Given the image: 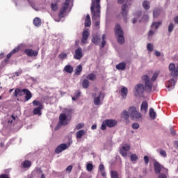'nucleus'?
<instances>
[{
    "label": "nucleus",
    "mask_w": 178,
    "mask_h": 178,
    "mask_svg": "<svg viewBox=\"0 0 178 178\" xmlns=\"http://www.w3.org/2000/svg\"><path fill=\"white\" fill-rule=\"evenodd\" d=\"M142 81L145 83V87L144 84L143 83H138L137 84L135 88V95L136 97H138V95H143L144 91L147 90L148 92H151L152 91V82L150 80V78L149 77L148 75H143L142 76Z\"/></svg>",
    "instance_id": "nucleus-1"
},
{
    "label": "nucleus",
    "mask_w": 178,
    "mask_h": 178,
    "mask_svg": "<svg viewBox=\"0 0 178 178\" xmlns=\"http://www.w3.org/2000/svg\"><path fill=\"white\" fill-rule=\"evenodd\" d=\"M170 71V80L167 82V88L168 91L173 90L177 83V76H178V65H175V63H170L168 66Z\"/></svg>",
    "instance_id": "nucleus-2"
},
{
    "label": "nucleus",
    "mask_w": 178,
    "mask_h": 178,
    "mask_svg": "<svg viewBox=\"0 0 178 178\" xmlns=\"http://www.w3.org/2000/svg\"><path fill=\"white\" fill-rule=\"evenodd\" d=\"M90 12L92 20H97L95 22V27L99 26V17H101V0H92L90 6Z\"/></svg>",
    "instance_id": "nucleus-3"
},
{
    "label": "nucleus",
    "mask_w": 178,
    "mask_h": 178,
    "mask_svg": "<svg viewBox=\"0 0 178 178\" xmlns=\"http://www.w3.org/2000/svg\"><path fill=\"white\" fill-rule=\"evenodd\" d=\"M71 10L72 6L70 5V0H65V1L62 3L58 15L57 17H53L54 20H55V22H60L64 16H66L67 13H70Z\"/></svg>",
    "instance_id": "nucleus-4"
},
{
    "label": "nucleus",
    "mask_w": 178,
    "mask_h": 178,
    "mask_svg": "<svg viewBox=\"0 0 178 178\" xmlns=\"http://www.w3.org/2000/svg\"><path fill=\"white\" fill-rule=\"evenodd\" d=\"M123 2H126V3L123 4L121 7V15L124 22H127L129 6H131V3H133V0H118V3H123Z\"/></svg>",
    "instance_id": "nucleus-5"
},
{
    "label": "nucleus",
    "mask_w": 178,
    "mask_h": 178,
    "mask_svg": "<svg viewBox=\"0 0 178 178\" xmlns=\"http://www.w3.org/2000/svg\"><path fill=\"white\" fill-rule=\"evenodd\" d=\"M115 34L117 37V41L118 44H124L123 29H122V26H120V25L116 24L115 28Z\"/></svg>",
    "instance_id": "nucleus-6"
},
{
    "label": "nucleus",
    "mask_w": 178,
    "mask_h": 178,
    "mask_svg": "<svg viewBox=\"0 0 178 178\" xmlns=\"http://www.w3.org/2000/svg\"><path fill=\"white\" fill-rule=\"evenodd\" d=\"M128 111L129 112V116L132 120H139L141 119V113L137 111V108L134 106H129Z\"/></svg>",
    "instance_id": "nucleus-7"
},
{
    "label": "nucleus",
    "mask_w": 178,
    "mask_h": 178,
    "mask_svg": "<svg viewBox=\"0 0 178 178\" xmlns=\"http://www.w3.org/2000/svg\"><path fill=\"white\" fill-rule=\"evenodd\" d=\"M70 122V119L67 118V115L65 114H60L59 116V122L56 127V130H58L61 126H67Z\"/></svg>",
    "instance_id": "nucleus-8"
},
{
    "label": "nucleus",
    "mask_w": 178,
    "mask_h": 178,
    "mask_svg": "<svg viewBox=\"0 0 178 178\" xmlns=\"http://www.w3.org/2000/svg\"><path fill=\"white\" fill-rule=\"evenodd\" d=\"M92 97L94 98V104L96 106L101 105L102 99H104V98H105V95L101 92L93 93Z\"/></svg>",
    "instance_id": "nucleus-9"
},
{
    "label": "nucleus",
    "mask_w": 178,
    "mask_h": 178,
    "mask_svg": "<svg viewBox=\"0 0 178 178\" xmlns=\"http://www.w3.org/2000/svg\"><path fill=\"white\" fill-rule=\"evenodd\" d=\"M154 172L156 175H159L161 172L163 171L168 173V170L163 167V165H161L159 162L154 161Z\"/></svg>",
    "instance_id": "nucleus-10"
},
{
    "label": "nucleus",
    "mask_w": 178,
    "mask_h": 178,
    "mask_svg": "<svg viewBox=\"0 0 178 178\" xmlns=\"http://www.w3.org/2000/svg\"><path fill=\"white\" fill-rule=\"evenodd\" d=\"M69 147H70V144L62 143L56 148L55 153L57 154H60V152H63V151L67 149Z\"/></svg>",
    "instance_id": "nucleus-11"
},
{
    "label": "nucleus",
    "mask_w": 178,
    "mask_h": 178,
    "mask_svg": "<svg viewBox=\"0 0 178 178\" xmlns=\"http://www.w3.org/2000/svg\"><path fill=\"white\" fill-rule=\"evenodd\" d=\"M130 151V145L129 144H124L122 148L120 149V153L121 154L122 156L126 158L127 156V152Z\"/></svg>",
    "instance_id": "nucleus-12"
},
{
    "label": "nucleus",
    "mask_w": 178,
    "mask_h": 178,
    "mask_svg": "<svg viewBox=\"0 0 178 178\" xmlns=\"http://www.w3.org/2000/svg\"><path fill=\"white\" fill-rule=\"evenodd\" d=\"M83 49L81 47H78L75 49L74 54V59L76 60H80L81 58H83Z\"/></svg>",
    "instance_id": "nucleus-13"
},
{
    "label": "nucleus",
    "mask_w": 178,
    "mask_h": 178,
    "mask_svg": "<svg viewBox=\"0 0 178 178\" xmlns=\"http://www.w3.org/2000/svg\"><path fill=\"white\" fill-rule=\"evenodd\" d=\"M88 37H90V32L88 31H83L82 33V44H87V40H88Z\"/></svg>",
    "instance_id": "nucleus-14"
},
{
    "label": "nucleus",
    "mask_w": 178,
    "mask_h": 178,
    "mask_svg": "<svg viewBox=\"0 0 178 178\" xmlns=\"http://www.w3.org/2000/svg\"><path fill=\"white\" fill-rule=\"evenodd\" d=\"M22 47H23V44L18 45L16 48L13 49L12 51H10L8 54H7L6 58L8 59H10V58L12 57V55H13V54H16V52H19V51H20V48H22Z\"/></svg>",
    "instance_id": "nucleus-15"
},
{
    "label": "nucleus",
    "mask_w": 178,
    "mask_h": 178,
    "mask_svg": "<svg viewBox=\"0 0 178 178\" xmlns=\"http://www.w3.org/2000/svg\"><path fill=\"white\" fill-rule=\"evenodd\" d=\"M92 42L95 45H99V42H101V36L98 34L92 35Z\"/></svg>",
    "instance_id": "nucleus-16"
},
{
    "label": "nucleus",
    "mask_w": 178,
    "mask_h": 178,
    "mask_svg": "<svg viewBox=\"0 0 178 178\" xmlns=\"http://www.w3.org/2000/svg\"><path fill=\"white\" fill-rule=\"evenodd\" d=\"M24 52L28 56H37V55H38V51H34L31 49H26Z\"/></svg>",
    "instance_id": "nucleus-17"
},
{
    "label": "nucleus",
    "mask_w": 178,
    "mask_h": 178,
    "mask_svg": "<svg viewBox=\"0 0 178 178\" xmlns=\"http://www.w3.org/2000/svg\"><path fill=\"white\" fill-rule=\"evenodd\" d=\"M140 111L142 113H147V112H148V103L146 101L142 102Z\"/></svg>",
    "instance_id": "nucleus-18"
},
{
    "label": "nucleus",
    "mask_w": 178,
    "mask_h": 178,
    "mask_svg": "<svg viewBox=\"0 0 178 178\" xmlns=\"http://www.w3.org/2000/svg\"><path fill=\"white\" fill-rule=\"evenodd\" d=\"M104 121L106 122L107 127H115V126L118 124V122L115 120H106Z\"/></svg>",
    "instance_id": "nucleus-19"
},
{
    "label": "nucleus",
    "mask_w": 178,
    "mask_h": 178,
    "mask_svg": "<svg viewBox=\"0 0 178 178\" xmlns=\"http://www.w3.org/2000/svg\"><path fill=\"white\" fill-rule=\"evenodd\" d=\"M24 94V89L16 88L14 92V97H23Z\"/></svg>",
    "instance_id": "nucleus-20"
},
{
    "label": "nucleus",
    "mask_w": 178,
    "mask_h": 178,
    "mask_svg": "<svg viewBox=\"0 0 178 178\" xmlns=\"http://www.w3.org/2000/svg\"><path fill=\"white\" fill-rule=\"evenodd\" d=\"M24 94L26 95L25 101H30L33 97V95H31V92L29 89H24Z\"/></svg>",
    "instance_id": "nucleus-21"
},
{
    "label": "nucleus",
    "mask_w": 178,
    "mask_h": 178,
    "mask_svg": "<svg viewBox=\"0 0 178 178\" xmlns=\"http://www.w3.org/2000/svg\"><path fill=\"white\" fill-rule=\"evenodd\" d=\"M155 33H156V31H155L154 29L151 28V29L147 33V40H148V41H151V40H152V37H154V35H155Z\"/></svg>",
    "instance_id": "nucleus-22"
},
{
    "label": "nucleus",
    "mask_w": 178,
    "mask_h": 178,
    "mask_svg": "<svg viewBox=\"0 0 178 178\" xmlns=\"http://www.w3.org/2000/svg\"><path fill=\"white\" fill-rule=\"evenodd\" d=\"M162 25V22H154L151 25V29H154V31H156V30H158V29H159V26H161Z\"/></svg>",
    "instance_id": "nucleus-23"
},
{
    "label": "nucleus",
    "mask_w": 178,
    "mask_h": 178,
    "mask_svg": "<svg viewBox=\"0 0 178 178\" xmlns=\"http://www.w3.org/2000/svg\"><path fill=\"white\" fill-rule=\"evenodd\" d=\"M58 2H59V0H56V1H53L51 3V10H53V12H56V10H58Z\"/></svg>",
    "instance_id": "nucleus-24"
},
{
    "label": "nucleus",
    "mask_w": 178,
    "mask_h": 178,
    "mask_svg": "<svg viewBox=\"0 0 178 178\" xmlns=\"http://www.w3.org/2000/svg\"><path fill=\"white\" fill-rule=\"evenodd\" d=\"M63 112V113H61L62 115H65V116L69 118V116H72L73 110L72 108H64Z\"/></svg>",
    "instance_id": "nucleus-25"
},
{
    "label": "nucleus",
    "mask_w": 178,
    "mask_h": 178,
    "mask_svg": "<svg viewBox=\"0 0 178 178\" xmlns=\"http://www.w3.org/2000/svg\"><path fill=\"white\" fill-rule=\"evenodd\" d=\"M73 67L70 65H67L65 66L64 69H63V72H65L66 73H70L72 74V72H73Z\"/></svg>",
    "instance_id": "nucleus-26"
},
{
    "label": "nucleus",
    "mask_w": 178,
    "mask_h": 178,
    "mask_svg": "<svg viewBox=\"0 0 178 178\" xmlns=\"http://www.w3.org/2000/svg\"><path fill=\"white\" fill-rule=\"evenodd\" d=\"M44 107L38 106L37 108L33 109V115H38V116H41L42 113H41V110L43 109Z\"/></svg>",
    "instance_id": "nucleus-27"
},
{
    "label": "nucleus",
    "mask_w": 178,
    "mask_h": 178,
    "mask_svg": "<svg viewBox=\"0 0 178 178\" xmlns=\"http://www.w3.org/2000/svg\"><path fill=\"white\" fill-rule=\"evenodd\" d=\"M86 134V131H84V129H81L78 131L76 133V138L78 139H80L83 137V136H84Z\"/></svg>",
    "instance_id": "nucleus-28"
},
{
    "label": "nucleus",
    "mask_w": 178,
    "mask_h": 178,
    "mask_svg": "<svg viewBox=\"0 0 178 178\" xmlns=\"http://www.w3.org/2000/svg\"><path fill=\"white\" fill-rule=\"evenodd\" d=\"M117 70H124L126 69V63H120L116 65Z\"/></svg>",
    "instance_id": "nucleus-29"
},
{
    "label": "nucleus",
    "mask_w": 178,
    "mask_h": 178,
    "mask_svg": "<svg viewBox=\"0 0 178 178\" xmlns=\"http://www.w3.org/2000/svg\"><path fill=\"white\" fill-rule=\"evenodd\" d=\"M90 26H91V17L90 15H87L85 20V27H90Z\"/></svg>",
    "instance_id": "nucleus-30"
},
{
    "label": "nucleus",
    "mask_w": 178,
    "mask_h": 178,
    "mask_svg": "<svg viewBox=\"0 0 178 178\" xmlns=\"http://www.w3.org/2000/svg\"><path fill=\"white\" fill-rule=\"evenodd\" d=\"M149 113L151 119H152L153 120H155V119H156V113L155 112V111H154V108H150Z\"/></svg>",
    "instance_id": "nucleus-31"
},
{
    "label": "nucleus",
    "mask_w": 178,
    "mask_h": 178,
    "mask_svg": "<svg viewBox=\"0 0 178 178\" xmlns=\"http://www.w3.org/2000/svg\"><path fill=\"white\" fill-rule=\"evenodd\" d=\"M128 90L127 88L126 87H123L121 89V95L122 97V98L126 99V97H127V92H128Z\"/></svg>",
    "instance_id": "nucleus-32"
},
{
    "label": "nucleus",
    "mask_w": 178,
    "mask_h": 178,
    "mask_svg": "<svg viewBox=\"0 0 178 178\" xmlns=\"http://www.w3.org/2000/svg\"><path fill=\"white\" fill-rule=\"evenodd\" d=\"M33 24L34 26H35V27H40V26H41V19H40V17H35L33 19Z\"/></svg>",
    "instance_id": "nucleus-33"
},
{
    "label": "nucleus",
    "mask_w": 178,
    "mask_h": 178,
    "mask_svg": "<svg viewBox=\"0 0 178 178\" xmlns=\"http://www.w3.org/2000/svg\"><path fill=\"white\" fill-rule=\"evenodd\" d=\"M143 7L144 8V9L145 10H148V9H149V8H151V3H149V1L145 0L143 3Z\"/></svg>",
    "instance_id": "nucleus-34"
},
{
    "label": "nucleus",
    "mask_w": 178,
    "mask_h": 178,
    "mask_svg": "<svg viewBox=\"0 0 178 178\" xmlns=\"http://www.w3.org/2000/svg\"><path fill=\"white\" fill-rule=\"evenodd\" d=\"M82 71H83V67L81 66V65H79L78 66H76L75 69V74L76 76H80V74L81 73Z\"/></svg>",
    "instance_id": "nucleus-35"
},
{
    "label": "nucleus",
    "mask_w": 178,
    "mask_h": 178,
    "mask_svg": "<svg viewBox=\"0 0 178 178\" xmlns=\"http://www.w3.org/2000/svg\"><path fill=\"white\" fill-rule=\"evenodd\" d=\"M130 116V112L127 111H124L122 113V117L125 119V120H127V119H129V117Z\"/></svg>",
    "instance_id": "nucleus-36"
},
{
    "label": "nucleus",
    "mask_w": 178,
    "mask_h": 178,
    "mask_svg": "<svg viewBox=\"0 0 178 178\" xmlns=\"http://www.w3.org/2000/svg\"><path fill=\"white\" fill-rule=\"evenodd\" d=\"M90 86V81L87 79H84L82 82V86L83 88H88V86Z\"/></svg>",
    "instance_id": "nucleus-37"
},
{
    "label": "nucleus",
    "mask_w": 178,
    "mask_h": 178,
    "mask_svg": "<svg viewBox=\"0 0 178 178\" xmlns=\"http://www.w3.org/2000/svg\"><path fill=\"white\" fill-rule=\"evenodd\" d=\"M59 59L61 60H65V59H67V54L66 53H61L58 55Z\"/></svg>",
    "instance_id": "nucleus-38"
},
{
    "label": "nucleus",
    "mask_w": 178,
    "mask_h": 178,
    "mask_svg": "<svg viewBox=\"0 0 178 178\" xmlns=\"http://www.w3.org/2000/svg\"><path fill=\"white\" fill-rule=\"evenodd\" d=\"M24 168H30L31 166V161L26 160L22 163Z\"/></svg>",
    "instance_id": "nucleus-39"
},
{
    "label": "nucleus",
    "mask_w": 178,
    "mask_h": 178,
    "mask_svg": "<svg viewBox=\"0 0 178 178\" xmlns=\"http://www.w3.org/2000/svg\"><path fill=\"white\" fill-rule=\"evenodd\" d=\"M95 74H94L93 73L92 74H89L87 76H86V79L88 80H90L91 81H94V80H95Z\"/></svg>",
    "instance_id": "nucleus-40"
},
{
    "label": "nucleus",
    "mask_w": 178,
    "mask_h": 178,
    "mask_svg": "<svg viewBox=\"0 0 178 178\" xmlns=\"http://www.w3.org/2000/svg\"><path fill=\"white\" fill-rule=\"evenodd\" d=\"M111 178H119V173L118 171L113 170L111 172Z\"/></svg>",
    "instance_id": "nucleus-41"
},
{
    "label": "nucleus",
    "mask_w": 178,
    "mask_h": 178,
    "mask_svg": "<svg viewBox=\"0 0 178 178\" xmlns=\"http://www.w3.org/2000/svg\"><path fill=\"white\" fill-rule=\"evenodd\" d=\"M174 29H175V24H173L172 22L170 23L168 29V33H172V31H173Z\"/></svg>",
    "instance_id": "nucleus-42"
},
{
    "label": "nucleus",
    "mask_w": 178,
    "mask_h": 178,
    "mask_svg": "<svg viewBox=\"0 0 178 178\" xmlns=\"http://www.w3.org/2000/svg\"><path fill=\"white\" fill-rule=\"evenodd\" d=\"M147 49L149 52H152V51H154V44H152V43H148L147 44Z\"/></svg>",
    "instance_id": "nucleus-43"
},
{
    "label": "nucleus",
    "mask_w": 178,
    "mask_h": 178,
    "mask_svg": "<svg viewBox=\"0 0 178 178\" xmlns=\"http://www.w3.org/2000/svg\"><path fill=\"white\" fill-rule=\"evenodd\" d=\"M32 104H33V105L34 106L44 107V106H42V104L40 103V102L37 101V100H34V101L32 102Z\"/></svg>",
    "instance_id": "nucleus-44"
},
{
    "label": "nucleus",
    "mask_w": 178,
    "mask_h": 178,
    "mask_svg": "<svg viewBox=\"0 0 178 178\" xmlns=\"http://www.w3.org/2000/svg\"><path fill=\"white\" fill-rule=\"evenodd\" d=\"M86 169L88 172L92 171V169H94V166L92 165V163H88L86 165Z\"/></svg>",
    "instance_id": "nucleus-45"
},
{
    "label": "nucleus",
    "mask_w": 178,
    "mask_h": 178,
    "mask_svg": "<svg viewBox=\"0 0 178 178\" xmlns=\"http://www.w3.org/2000/svg\"><path fill=\"white\" fill-rule=\"evenodd\" d=\"M137 159H138V156H137V154H134L131 155V162H136V161H137Z\"/></svg>",
    "instance_id": "nucleus-46"
},
{
    "label": "nucleus",
    "mask_w": 178,
    "mask_h": 178,
    "mask_svg": "<svg viewBox=\"0 0 178 178\" xmlns=\"http://www.w3.org/2000/svg\"><path fill=\"white\" fill-rule=\"evenodd\" d=\"M159 152L161 155V156H163V158H166V151L163 150V149H159Z\"/></svg>",
    "instance_id": "nucleus-47"
},
{
    "label": "nucleus",
    "mask_w": 178,
    "mask_h": 178,
    "mask_svg": "<svg viewBox=\"0 0 178 178\" xmlns=\"http://www.w3.org/2000/svg\"><path fill=\"white\" fill-rule=\"evenodd\" d=\"M158 76H159V72H155L151 79V81H155L158 79Z\"/></svg>",
    "instance_id": "nucleus-48"
},
{
    "label": "nucleus",
    "mask_w": 178,
    "mask_h": 178,
    "mask_svg": "<svg viewBox=\"0 0 178 178\" xmlns=\"http://www.w3.org/2000/svg\"><path fill=\"white\" fill-rule=\"evenodd\" d=\"M132 129H134V130L140 129V124L137 122L134 123L132 124Z\"/></svg>",
    "instance_id": "nucleus-49"
},
{
    "label": "nucleus",
    "mask_w": 178,
    "mask_h": 178,
    "mask_svg": "<svg viewBox=\"0 0 178 178\" xmlns=\"http://www.w3.org/2000/svg\"><path fill=\"white\" fill-rule=\"evenodd\" d=\"M34 173H39L42 175V170L40 168H36L35 170L32 172V175H34Z\"/></svg>",
    "instance_id": "nucleus-50"
},
{
    "label": "nucleus",
    "mask_w": 178,
    "mask_h": 178,
    "mask_svg": "<svg viewBox=\"0 0 178 178\" xmlns=\"http://www.w3.org/2000/svg\"><path fill=\"white\" fill-rule=\"evenodd\" d=\"M153 16H154V17H157L158 16H159V9H155L153 11Z\"/></svg>",
    "instance_id": "nucleus-51"
},
{
    "label": "nucleus",
    "mask_w": 178,
    "mask_h": 178,
    "mask_svg": "<svg viewBox=\"0 0 178 178\" xmlns=\"http://www.w3.org/2000/svg\"><path fill=\"white\" fill-rule=\"evenodd\" d=\"M83 127H84V124L81 123V124H78L76 126L75 129H76V130H80V129H83Z\"/></svg>",
    "instance_id": "nucleus-52"
},
{
    "label": "nucleus",
    "mask_w": 178,
    "mask_h": 178,
    "mask_svg": "<svg viewBox=\"0 0 178 178\" xmlns=\"http://www.w3.org/2000/svg\"><path fill=\"white\" fill-rule=\"evenodd\" d=\"M106 121L104 120L102 124V126H101V129L102 130H106Z\"/></svg>",
    "instance_id": "nucleus-53"
},
{
    "label": "nucleus",
    "mask_w": 178,
    "mask_h": 178,
    "mask_svg": "<svg viewBox=\"0 0 178 178\" xmlns=\"http://www.w3.org/2000/svg\"><path fill=\"white\" fill-rule=\"evenodd\" d=\"M99 170L100 172H104L105 171V166H104V164H100L99 166Z\"/></svg>",
    "instance_id": "nucleus-54"
},
{
    "label": "nucleus",
    "mask_w": 178,
    "mask_h": 178,
    "mask_svg": "<svg viewBox=\"0 0 178 178\" xmlns=\"http://www.w3.org/2000/svg\"><path fill=\"white\" fill-rule=\"evenodd\" d=\"M72 169H73V166L69 165L66 168L65 170L66 172H68V173H70Z\"/></svg>",
    "instance_id": "nucleus-55"
},
{
    "label": "nucleus",
    "mask_w": 178,
    "mask_h": 178,
    "mask_svg": "<svg viewBox=\"0 0 178 178\" xmlns=\"http://www.w3.org/2000/svg\"><path fill=\"white\" fill-rule=\"evenodd\" d=\"M144 161H145V165H148V163L149 162V159L148 158V156H144Z\"/></svg>",
    "instance_id": "nucleus-56"
},
{
    "label": "nucleus",
    "mask_w": 178,
    "mask_h": 178,
    "mask_svg": "<svg viewBox=\"0 0 178 178\" xmlns=\"http://www.w3.org/2000/svg\"><path fill=\"white\" fill-rule=\"evenodd\" d=\"M22 73H23V71H22V70H19L18 71H17L15 74L14 76H19L20 74H22Z\"/></svg>",
    "instance_id": "nucleus-57"
},
{
    "label": "nucleus",
    "mask_w": 178,
    "mask_h": 178,
    "mask_svg": "<svg viewBox=\"0 0 178 178\" xmlns=\"http://www.w3.org/2000/svg\"><path fill=\"white\" fill-rule=\"evenodd\" d=\"M29 3H30L33 9H34L35 10H38V8L35 7V5L33 4V3H31L30 1H29Z\"/></svg>",
    "instance_id": "nucleus-58"
},
{
    "label": "nucleus",
    "mask_w": 178,
    "mask_h": 178,
    "mask_svg": "<svg viewBox=\"0 0 178 178\" xmlns=\"http://www.w3.org/2000/svg\"><path fill=\"white\" fill-rule=\"evenodd\" d=\"M75 97L76 98H79L80 97V95H81V92H80V90H77L75 94H74Z\"/></svg>",
    "instance_id": "nucleus-59"
},
{
    "label": "nucleus",
    "mask_w": 178,
    "mask_h": 178,
    "mask_svg": "<svg viewBox=\"0 0 178 178\" xmlns=\"http://www.w3.org/2000/svg\"><path fill=\"white\" fill-rule=\"evenodd\" d=\"M105 45H106V40H102V44L100 45V48H104Z\"/></svg>",
    "instance_id": "nucleus-60"
},
{
    "label": "nucleus",
    "mask_w": 178,
    "mask_h": 178,
    "mask_svg": "<svg viewBox=\"0 0 178 178\" xmlns=\"http://www.w3.org/2000/svg\"><path fill=\"white\" fill-rule=\"evenodd\" d=\"M0 178H10V177H9V175L6 174H1L0 175Z\"/></svg>",
    "instance_id": "nucleus-61"
},
{
    "label": "nucleus",
    "mask_w": 178,
    "mask_h": 178,
    "mask_svg": "<svg viewBox=\"0 0 178 178\" xmlns=\"http://www.w3.org/2000/svg\"><path fill=\"white\" fill-rule=\"evenodd\" d=\"M170 133L172 136H176V131H175V129H173V128H170Z\"/></svg>",
    "instance_id": "nucleus-62"
},
{
    "label": "nucleus",
    "mask_w": 178,
    "mask_h": 178,
    "mask_svg": "<svg viewBox=\"0 0 178 178\" xmlns=\"http://www.w3.org/2000/svg\"><path fill=\"white\" fill-rule=\"evenodd\" d=\"M158 178H167L166 175L161 173L159 175Z\"/></svg>",
    "instance_id": "nucleus-63"
},
{
    "label": "nucleus",
    "mask_w": 178,
    "mask_h": 178,
    "mask_svg": "<svg viewBox=\"0 0 178 178\" xmlns=\"http://www.w3.org/2000/svg\"><path fill=\"white\" fill-rule=\"evenodd\" d=\"M174 22L176 24H178V16L175 17L174 18Z\"/></svg>",
    "instance_id": "nucleus-64"
}]
</instances>
